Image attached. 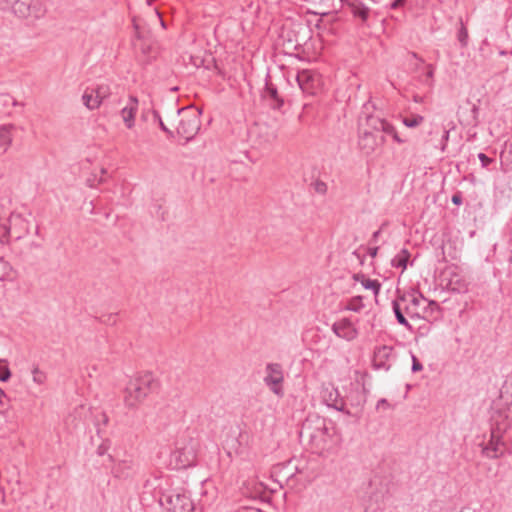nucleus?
<instances>
[{"instance_id": "obj_1", "label": "nucleus", "mask_w": 512, "mask_h": 512, "mask_svg": "<svg viewBox=\"0 0 512 512\" xmlns=\"http://www.w3.org/2000/svg\"><path fill=\"white\" fill-rule=\"evenodd\" d=\"M495 381H492V377L488 378L489 385L487 387V394H491L490 397L498 396L492 400L491 405V435L490 442L487 446H482V454H485L490 458H497L502 455L505 451V446L501 442L503 433L512 424V374L507 377L502 387L498 390L499 377L494 376Z\"/></svg>"}, {"instance_id": "obj_2", "label": "nucleus", "mask_w": 512, "mask_h": 512, "mask_svg": "<svg viewBox=\"0 0 512 512\" xmlns=\"http://www.w3.org/2000/svg\"><path fill=\"white\" fill-rule=\"evenodd\" d=\"M392 308L397 322L411 329L405 315L412 319L435 318L434 313L439 312L440 306L436 301L428 300L418 289H410L401 292L397 290V296L392 301Z\"/></svg>"}, {"instance_id": "obj_3", "label": "nucleus", "mask_w": 512, "mask_h": 512, "mask_svg": "<svg viewBox=\"0 0 512 512\" xmlns=\"http://www.w3.org/2000/svg\"><path fill=\"white\" fill-rule=\"evenodd\" d=\"M385 134L391 135L397 143H403L395 127L385 119L376 115H366L364 122L359 124L358 146L360 150L370 155L385 143Z\"/></svg>"}, {"instance_id": "obj_4", "label": "nucleus", "mask_w": 512, "mask_h": 512, "mask_svg": "<svg viewBox=\"0 0 512 512\" xmlns=\"http://www.w3.org/2000/svg\"><path fill=\"white\" fill-rule=\"evenodd\" d=\"M158 388V382L151 373H141L130 379L123 390V402L127 409H137L146 398Z\"/></svg>"}, {"instance_id": "obj_5", "label": "nucleus", "mask_w": 512, "mask_h": 512, "mask_svg": "<svg viewBox=\"0 0 512 512\" xmlns=\"http://www.w3.org/2000/svg\"><path fill=\"white\" fill-rule=\"evenodd\" d=\"M330 430L325 418L309 417L302 424L300 437L307 438L313 449L323 451L332 436Z\"/></svg>"}, {"instance_id": "obj_6", "label": "nucleus", "mask_w": 512, "mask_h": 512, "mask_svg": "<svg viewBox=\"0 0 512 512\" xmlns=\"http://www.w3.org/2000/svg\"><path fill=\"white\" fill-rule=\"evenodd\" d=\"M198 441L189 432L182 433L175 441L171 460L177 469L193 466L196 462Z\"/></svg>"}, {"instance_id": "obj_7", "label": "nucleus", "mask_w": 512, "mask_h": 512, "mask_svg": "<svg viewBox=\"0 0 512 512\" xmlns=\"http://www.w3.org/2000/svg\"><path fill=\"white\" fill-rule=\"evenodd\" d=\"M12 11L19 18L38 20L44 17L46 8L42 0H16Z\"/></svg>"}, {"instance_id": "obj_8", "label": "nucleus", "mask_w": 512, "mask_h": 512, "mask_svg": "<svg viewBox=\"0 0 512 512\" xmlns=\"http://www.w3.org/2000/svg\"><path fill=\"white\" fill-rule=\"evenodd\" d=\"M284 373L279 363H268L266 365V376L264 383L278 397L284 395L283 391Z\"/></svg>"}, {"instance_id": "obj_9", "label": "nucleus", "mask_w": 512, "mask_h": 512, "mask_svg": "<svg viewBox=\"0 0 512 512\" xmlns=\"http://www.w3.org/2000/svg\"><path fill=\"white\" fill-rule=\"evenodd\" d=\"M296 80L302 92L307 95H316L321 89V76L316 71L309 69L298 71Z\"/></svg>"}, {"instance_id": "obj_10", "label": "nucleus", "mask_w": 512, "mask_h": 512, "mask_svg": "<svg viewBox=\"0 0 512 512\" xmlns=\"http://www.w3.org/2000/svg\"><path fill=\"white\" fill-rule=\"evenodd\" d=\"M200 125V119L195 113H185L177 126V134L188 142L198 133Z\"/></svg>"}, {"instance_id": "obj_11", "label": "nucleus", "mask_w": 512, "mask_h": 512, "mask_svg": "<svg viewBox=\"0 0 512 512\" xmlns=\"http://www.w3.org/2000/svg\"><path fill=\"white\" fill-rule=\"evenodd\" d=\"M6 234L19 240L29 234L30 222L19 213H11L8 225L5 226Z\"/></svg>"}, {"instance_id": "obj_12", "label": "nucleus", "mask_w": 512, "mask_h": 512, "mask_svg": "<svg viewBox=\"0 0 512 512\" xmlns=\"http://www.w3.org/2000/svg\"><path fill=\"white\" fill-rule=\"evenodd\" d=\"M252 134L255 137L254 142L262 148L271 146L277 139L276 129L267 123H256Z\"/></svg>"}, {"instance_id": "obj_13", "label": "nucleus", "mask_w": 512, "mask_h": 512, "mask_svg": "<svg viewBox=\"0 0 512 512\" xmlns=\"http://www.w3.org/2000/svg\"><path fill=\"white\" fill-rule=\"evenodd\" d=\"M395 360L394 349L391 346L382 345L376 347L373 353V367L388 371Z\"/></svg>"}, {"instance_id": "obj_14", "label": "nucleus", "mask_w": 512, "mask_h": 512, "mask_svg": "<svg viewBox=\"0 0 512 512\" xmlns=\"http://www.w3.org/2000/svg\"><path fill=\"white\" fill-rule=\"evenodd\" d=\"M333 333L346 341H353L358 337V329L349 318H342L331 326Z\"/></svg>"}, {"instance_id": "obj_15", "label": "nucleus", "mask_w": 512, "mask_h": 512, "mask_svg": "<svg viewBox=\"0 0 512 512\" xmlns=\"http://www.w3.org/2000/svg\"><path fill=\"white\" fill-rule=\"evenodd\" d=\"M263 100H265L268 105L274 109L279 110L284 105L283 98L279 95L277 87L270 81V76L268 75L265 80V87L261 94Z\"/></svg>"}, {"instance_id": "obj_16", "label": "nucleus", "mask_w": 512, "mask_h": 512, "mask_svg": "<svg viewBox=\"0 0 512 512\" xmlns=\"http://www.w3.org/2000/svg\"><path fill=\"white\" fill-rule=\"evenodd\" d=\"M139 101L137 97L130 95L127 104L121 109L120 115L128 129L135 126V117L138 112Z\"/></svg>"}, {"instance_id": "obj_17", "label": "nucleus", "mask_w": 512, "mask_h": 512, "mask_svg": "<svg viewBox=\"0 0 512 512\" xmlns=\"http://www.w3.org/2000/svg\"><path fill=\"white\" fill-rule=\"evenodd\" d=\"M412 57L419 60L420 64L416 66V71L419 72L418 80L431 88L433 86V77L435 67L432 64H426L422 58L418 56L417 53L412 52Z\"/></svg>"}, {"instance_id": "obj_18", "label": "nucleus", "mask_w": 512, "mask_h": 512, "mask_svg": "<svg viewBox=\"0 0 512 512\" xmlns=\"http://www.w3.org/2000/svg\"><path fill=\"white\" fill-rule=\"evenodd\" d=\"M172 512H192L194 505L190 497L185 494H175L169 497Z\"/></svg>"}, {"instance_id": "obj_19", "label": "nucleus", "mask_w": 512, "mask_h": 512, "mask_svg": "<svg viewBox=\"0 0 512 512\" xmlns=\"http://www.w3.org/2000/svg\"><path fill=\"white\" fill-rule=\"evenodd\" d=\"M351 14L359 18L363 23L369 19L371 9L362 0H345Z\"/></svg>"}, {"instance_id": "obj_20", "label": "nucleus", "mask_w": 512, "mask_h": 512, "mask_svg": "<svg viewBox=\"0 0 512 512\" xmlns=\"http://www.w3.org/2000/svg\"><path fill=\"white\" fill-rule=\"evenodd\" d=\"M136 464L133 460H122L113 468L116 477H128L135 469Z\"/></svg>"}, {"instance_id": "obj_21", "label": "nucleus", "mask_w": 512, "mask_h": 512, "mask_svg": "<svg viewBox=\"0 0 512 512\" xmlns=\"http://www.w3.org/2000/svg\"><path fill=\"white\" fill-rule=\"evenodd\" d=\"M13 130L14 125L12 124H4L0 126V148H3L4 152H6L12 144Z\"/></svg>"}, {"instance_id": "obj_22", "label": "nucleus", "mask_w": 512, "mask_h": 512, "mask_svg": "<svg viewBox=\"0 0 512 512\" xmlns=\"http://www.w3.org/2000/svg\"><path fill=\"white\" fill-rule=\"evenodd\" d=\"M82 101L85 107L89 110H94L100 107L99 100L96 98L93 88H87L84 91Z\"/></svg>"}, {"instance_id": "obj_23", "label": "nucleus", "mask_w": 512, "mask_h": 512, "mask_svg": "<svg viewBox=\"0 0 512 512\" xmlns=\"http://www.w3.org/2000/svg\"><path fill=\"white\" fill-rule=\"evenodd\" d=\"M410 258V252L403 248L392 260L391 265L395 268H401L402 272L407 268V264Z\"/></svg>"}, {"instance_id": "obj_24", "label": "nucleus", "mask_w": 512, "mask_h": 512, "mask_svg": "<svg viewBox=\"0 0 512 512\" xmlns=\"http://www.w3.org/2000/svg\"><path fill=\"white\" fill-rule=\"evenodd\" d=\"M93 90L100 104L111 95V89L108 84L97 85Z\"/></svg>"}, {"instance_id": "obj_25", "label": "nucleus", "mask_w": 512, "mask_h": 512, "mask_svg": "<svg viewBox=\"0 0 512 512\" xmlns=\"http://www.w3.org/2000/svg\"><path fill=\"white\" fill-rule=\"evenodd\" d=\"M361 285L365 289L372 290L375 296H377L380 293L381 283L378 280H372L366 277H362Z\"/></svg>"}, {"instance_id": "obj_26", "label": "nucleus", "mask_w": 512, "mask_h": 512, "mask_svg": "<svg viewBox=\"0 0 512 512\" xmlns=\"http://www.w3.org/2000/svg\"><path fill=\"white\" fill-rule=\"evenodd\" d=\"M363 308H364V304H363L362 296L352 297L346 306L347 310L354 311V312H359Z\"/></svg>"}, {"instance_id": "obj_27", "label": "nucleus", "mask_w": 512, "mask_h": 512, "mask_svg": "<svg viewBox=\"0 0 512 512\" xmlns=\"http://www.w3.org/2000/svg\"><path fill=\"white\" fill-rule=\"evenodd\" d=\"M423 120L424 118L422 116L416 115L404 118L403 123L405 124V126L413 128L422 123Z\"/></svg>"}, {"instance_id": "obj_28", "label": "nucleus", "mask_w": 512, "mask_h": 512, "mask_svg": "<svg viewBox=\"0 0 512 512\" xmlns=\"http://www.w3.org/2000/svg\"><path fill=\"white\" fill-rule=\"evenodd\" d=\"M32 374H33V381L38 384H42L46 380V375L42 371H40V369L38 367H35L32 370Z\"/></svg>"}, {"instance_id": "obj_29", "label": "nucleus", "mask_w": 512, "mask_h": 512, "mask_svg": "<svg viewBox=\"0 0 512 512\" xmlns=\"http://www.w3.org/2000/svg\"><path fill=\"white\" fill-rule=\"evenodd\" d=\"M0 267L3 269V273L0 274V281H4L9 278L11 267L8 262L4 261L3 259L0 260Z\"/></svg>"}, {"instance_id": "obj_30", "label": "nucleus", "mask_w": 512, "mask_h": 512, "mask_svg": "<svg viewBox=\"0 0 512 512\" xmlns=\"http://www.w3.org/2000/svg\"><path fill=\"white\" fill-rule=\"evenodd\" d=\"M153 115L158 120L161 130L164 131L168 137H173V132L164 124L160 114L157 111H153Z\"/></svg>"}, {"instance_id": "obj_31", "label": "nucleus", "mask_w": 512, "mask_h": 512, "mask_svg": "<svg viewBox=\"0 0 512 512\" xmlns=\"http://www.w3.org/2000/svg\"><path fill=\"white\" fill-rule=\"evenodd\" d=\"M11 378V371L9 367L7 366V362L5 363V366L1 368L0 370V381L7 382Z\"/></svg>"}, {"instance_id": "obj_32", "label": "nucleus", "mask_w": 512, "mask_h": 512, "mask_svg": "<svg viewBox=\"0 0 512 512\" xmlns=\"http://www.w3.org/2000/svg\"><path fill=\"white\" fill-rule=\"evenodd\" d=\"M110 448V441L108 439L104 440L98 447H97V454L100 456H103L108 452Z\"/></svg>"}, {"instance_id": "obj_33", "label": "nucleus", "mask_w": 512, "mask_h": 512, "mask_svg": "<svg viewBox=\"0 0 512 512\" xmlns=\"http://www.w3.org/2000/svg\"><path fill=\"white\" fill-rule=\"evenodd\" d=\"M412 372H419L423 369V365L420 363V361L417 359L416 356L412 355Z\"/></svg>"}, {"instance_id": "obj_34", "label": "nucleus", "mask_w": 512, "mask_h": 512, "mask_svg": "<svg viewBox=\"0 0 512 512\" xmlns=\"http://www.w3.org/2000/svg\"><path fill=\"white\" fill-rule=\"evenodd\" d=\"M315 191L320 194H325L327 192V185L323 181H317L315 183Z\"/></svg>"}, {"instance_id": "obj_35", "label": "nucleus", "mask_w": 512, "mask_h": 512, "mask_svg": "<svg viewBox=\"0 0 512 512\" xmlns=\"http://www.w3.org/2000/svg\"><path fill=\"white\" fill-rule=\"evenodd\" d=\"M468 37V34H467V31L466 29L462 26L461 29L459 30V33H458V39L459 41L465 45L466 44V39Z\"/></svg>"}, {"instance_id": "obj_36", "label": "nucleus", "mask_w": 512, "mask_h": 512, "mask_svg": "<svg viewBox=\"0 0 512 512\" xmlns=\"http://www.w3.org/2000/svg\"><path fill=\"white\" fill-rule=\"evenodd\" d=\"M16 0H0V8L5 10L13 7Z\"/></svg>"}, {"instance_id": "obj_37", "label": "nucleus", "mask_w": 512, "mask_h": 512, "mask_svg": "<svg viewBox=\"0 0 512 512\" xmlns=\"http://www.w3.org/2000/svg\"><path fill=\"white\" fill-rule=\"evenodd\" d=\"M376 408H377V410L388 409V408H390V404L386 399L382 398V399L378 400Z\"/></svg>"}, {"instance_id": "obj_38", "label": "nucleus", "mask_w": 512, "mask_h": 512, "mask_svg": "<svg viewBox=\"0 0 512 512\" xmlns=\"http://www.w3.org/2000/svg\"><path fill=\"white\" fill-rule=\"evenodd\" d=\"M481 161H482V167H487L489 166L491 163H494L495 160L491 159L490 157L486 156L485 154L482 153V156H481Z\"/></svg>"}, {"instance_id": "obj_39", "label": "nucleus", "mask_w": 512, "mask_h": 512, "mask_svg": "<svg viewBox=\"0 0 512 512\" xmlns=\"http://www.w3.org/2000/svg\"><path fill=\"white\" fill-rule=\"evenodd\" d=\"M405 1L406 0H394L393 2L390 3V8L398 9L404 5Z\"/></svg>"}, {"instance_id": "obj_40", "label": "nucleus", "mask_w": 512, "mask_h": 512, "mask_svg": "<svg viewBox=\"0 0 512 512\" xmlns=\"http://www.w3.org/2000/svg\"><path fill=\"white\" fill-rule=\"evenodd\" d=\"M452 202L455 205H460L462 203V195L460 192H457L452 196Z\"/></svg>"}, {"instance_id": "obj_41", "label": "nucleus", "mask_w": 512, "mask_h": 512, "mask_svg": "<svg viewBox=\"0 0 512 512\" xmlns=\"http://www.w3.org/2000/svg\"><path fill=\"white\" fill-rule=\"evenodd\" d=\"M378 250H379V248H378V247H370V248H368V254H369L372 258H374V257H376V256H377Z\"/></svg>"}, {"instance_id": "obj_42", "label": "nucleus", "mask_w": 512, "mask_h": 512, "mask_svg": "<svg viewBox=\"0 0 512 512\" xmlns=\"http://www.w3.org/2000/svg\"><path fill=\"white\" fill-rule=\"evenodd\" d=\"M381 232H382V229H378L377 231H375L373 234H372V238H371V241L372 242H377L379 236L381 235Z\"/></svg>"}, {"instance_id": "obj_43", "label": "nucleus", "mask_w": 512, "mask_h": 512, "mask_svg": "<svg viewBox=\"0 0 512 512\" xmlns=\"http://www.w3.org/2000/svg\"><path fill=\"white\" fill-rule=\"evenodd\" d=\"M102 322L114 324V323H116V315L110 314L107 316V320H102Z\"/></svg>"}, {"instance_id": "obj_44", "label": "nucleus", "mask_w": 512, "mask_h": 512, "mask_svg": "<svg viewBox=\"0 0 512 512\" xmlns=\"http://www.w3.org/2000/svg\"><path fill=\"white\" fill-rule=\"evenodd\" d=\"M362 277H365V275L364 274H354L353 275V279L355 281H359L360 283H361Z\"/></svg>"}, {"instance_id": "obj_45", "label": "nucleus", "mask_w": 512, "mask_h": 512, "mask_svg": "<svg viewBox=\"0 0 512 512\" xmlns=\"http://www.w3.org/2000/svg\"><path fill=\"white\" fill-rule=\"evenodd\" d=\"M101 174H102V175L106 174V169L102 168V169H101ZM104 181H105V179L103 178V176H101V177L99 178V180H98V184L103 183Z\"/></svg>"}, {"instance_id": "obj_46", "label": "nucleus", "mask_w": 512, "mask_h": 512, "mask_svg": "<svg viewBox=\"0 0 512 512\" xmlns=\"http://www.w3.org/2000/svg\"><path fill=\"white\" fill-rule=\"evenodd\" d=\"M102 421L104 425H107L109 422V417L105 413L102 414Z\"/></svg>"}, {"instance_id": "obj_47", "label": "nucleus", "mask_w": 512, "mask_h": 512, "mask_svg": "<svg viewBox=\"0 0 512 512\" xmlns=\"http://www.w3.org/2000/svg\"><path fill=\"white\" fill-rule=\"evenodd\" d=\"M511 152H512V149H511V150H509V153H511ZM507 153H508V150H507L506 152H503V153L501 154L502 159L509 160V159H508L509 157L507 156Z\"/></svg>"}, {"instance_id": "obj_48", "label": "nucleus", "mask_w": 512, "mask_h": 512, "mask_svg": "<svg viewBox=\"0 0 512 512\" xmlns=\"http://www.w3.org/2000/svg\"><path fill=\"white\" fill-rule=\"evenodd\" d=\"M94 182H95V179H93V180H92V179H90V178H89V179L87 180V183H88V185H89L90 187H94V186H95V183H94Z\"/></svg>"}, {"instance_id": "obj_49", "label": "nucleus", "mask_w": 512, "mask_h": 512, "mask_svg": "<svg viewBox=\"0 0 512 512\" xmlns=\"http://www.w3.org/2000/svg\"><path fill=\"white\" fill-rule=\"evenodd\" d=\"M159 19H160V23H161V26L165 28V22L162 20L161 16L159 13H157Z\"/></svg>"}, {"instance_id": "obj_50", "label": "nucleus", "mask_w": 512, "mask_h": 512, "mask_svg": "<svg viewBox=\"0 0 512 512\" xmlns=\"http://www.w3.org/2000/svg\"><path fill=\"white\" fill-rule=\"evenodd\" d=\"M294 42H295V46L301 45V41L297 37L295 38Z\"/></svg>"}, {"instance_id": "obj_51", "label": "nucleus", "mask_w": 512, "mask_h": 512, "mask_svg": "<svg viewBox=\"0 0 512 512\" xmlns=\"http://www.w3.org/2000/svg\"><path fill=\"white\" fill-rule=\"evenodd\" d=\"M414 101H415V102H421V97L415 96V97H414Z\"/></svg>"}, {"instance_id": "obj_52", "label": "nucleus", "mask_w": 512, "mask_h": 512, "mask_svg": "<svg viewBox=\"0 0 512 512\" xmlns=\"http://www.w3.org/2000/svg\"><path fill=\"white\" fill-rule=\"evenodd\" d=\"M477 111H478V108L474 105V106H473V108H472V112H473L474 114H476V113H477Z\"/></svg>"}, {"instance_id": "obj_53", "label": "nucleus", "mask_w": 512, "mask_h": 512, "mask_svg": "<svg viewBox=\"0 0 512 512\" xmlns=\"http://www.w3.org/2000/svg\"><path fill=\"white\" fill-rule=\"evenodd\" d=\"M444 136H445L446 138H448V132H447V131H445V132H444Z\"/></svg>"}, {"instance_id": "obj_54", "label": "nucleus", "mask_w": 512, "mask_h": 512, "mask_svg": "<svg viewBox=\"0 0 512 512\" xmlns=\"http://www.w3.org/2000/svg\"><path fill=\"white\" fill-rule=\"evenodd\" d=\"M0 363H6L5 359H0Z\"/></svg>"}, {"instance_id": "obj_55", "label": "nucleus", "mask_w": 512, "mask_h": 512, "mask_svg": "<svg viewBox=\"0 0 512 512\" xmlns=\"http://www.w3.org/2000/svg\"><path fill=\"white\" fill-rule=\"evenodd\" d=\"M353 254L356 255L358 258H360V256L357 254L356 251Z\"/></svg>"}, {"instance_id": "obj_56", "label": "nucleus", "mask_w": 512, "mask_h": 512, "mask_svg": "<svg viewBox=\"0 0 512 512\" xmlns=\"http://www.w3.org/2000/svg\"><path fill=\"white\" fill-rule=\"evenodd\" d=\"M372 2H377V0H371Z\"/></svg>"}, {"instance_id": "obj_57", "label": "nucleus", "mask_w": 512, "mask_h": 512, "mask_svg": "<svg viewBox=\"0 0 512 512\" xmlns=\"http://www.w3.org/2000/svg\"><path fill=\"white\" fill-rule=\"evenodd\" d=\"M462 512H464V511H462Z\"/></svg>"}]
</instances>
